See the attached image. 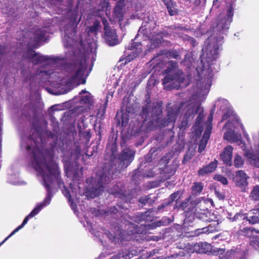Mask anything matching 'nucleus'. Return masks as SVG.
<instances>
[{
  "mask_svg": "<svg viewBox=\"0 0 259 259\" xmlns=\"http://www.w3.org/2000/svg\"><path fill=\"white\" fill-rule=\"evenodd\" d=\"M214 108H217L222 111H228L230 106L228 101L224 99H219L214 105Z\"/></svg>",
  "mask_w": 259,
  "mask_h": 259,
  "instance_id": "obj_22",
  "label": "nucleus"
},
{
  "mask_svg": "<svg viewBox=\"0 0 259 259\" xmlns=\"http://www.w3.org/2000/svg\"><path fill=\"white\" fill-rule=\"evenodd\" d=\"M163 2L165 5L166 6L167 9L170 15H174L177 13V9L171 2H168L165 0H163Z\"/></svg>",
  "mask_w": 259,
  "mask_h": 259,
  "instance_id": "obj_27",
  "label": "nucleus"
},
{
  "mask_svg": "<svg viewBox=\"0 0 259 259\" xmlns=\"http://www.w3.org/2000/svg\"><path fill=\"white\" fill-rule=\"evenodd\" d=\"M90 44L93 47H96V43L95 41L92 42Z\"/></svg>",
  "mask_w": 259,
  "mask_h": 259,
  "instance_id": "obj_49",
  "label": "nucleus"
},
{
  "mask_svg": "<svg viewBox=\"0 0 259 259\" xmlns=\"http://www.w3.org/2000/svg\"><path fill=\"white\" fill-rule=\"evenodd\" d=\"M205 2V0H195V4L196 5L198 6L201 4V3H203Z\"/></svg>",
  "mask_w": 259,
  "mask_h": 259,
  "instance_id": "obj_42",
  "label": "nucleus"
},
{
  "mask_svg": "<svg viewBox=\"0 0 259 259\" xmlns=\"http://www.w3.org/2000/svg\"><path fill=\"white\" fill-rule=\"evenodd\" d=\"M232 119L234 123L229 120L225 125V128L228 130V131L225 133L224 138L225 139L231 142L237 143L238 145H240L241 147L244 150L245 144L242 141L241 135L235 132L233 130V128H236L240 125L243 130L244 136L248 142L250 141L249 136L247 133L243 130V126L241 123H240L239 120L235 117H233Z\"/></svg>",
  "mask_w": 259,
  "mask_h": 259,
  "instance_id": "obj_5",
  "label": "nucleus"
},
{
  "mask_svg": "<svg viewBox=\"0 0 259 259\" xmlns=\"http://www.w3.org/2000/svg\"><path fill=\"white\" fill-rule=\"evenodd\" d=\"M68 174L70 175H72L73 181L79 182L81 180V176L82 175L81 168L75 169L74 172L69 171Z\"/></svg>",
  "mask_w": 259,
  "mask_h": 259,
  "instance_id": "obj_28",
  "label": "nucleus"
},
{
  "mask_svg": "<svg viewBox=\"0 0 259 259\" xmlns=\"http://www.w3.org/2000/svg\"><path fill=\"white\" fill-rule=\"evenodd\" d=\"M212 115H209V116L208 117V121H209V123H208L207 124V125H208V124H210V125H211V123H210V122H211V120H212ZM207 126H206V127H207Z\"/></svg>",
  "mask_w": 259,
  "mask_h": 259,
  "instance_id": "obj_45",
  "label": "nucleus"
},
{
  "mask_svg": "<svg viewBox=\"0 0 259 259\" xmlns=\"http://www.w3.org/2000/svg\"><path fill=\"white\" fill-rule=\"evenodd\" d=\"M203 188V185L201 183H194L192 187V193L195 195L199 194L202 192Z\"/></svg>",
  "mask_w": 259,
  "mask_h": 259,
  "instance_id": "obj_25",
  "label": "nucleus"
},
{
  "mask_svg": "<svg viewBox=\"0 0 259 259\" xmlns=\"http://www.w3.org/2000/svg\"><path fill=\"white\" fill-rule=\"evenodd\" d=\"M176 170L173 166L169 165L166 166L160 172L161 177L163 181L169 179L175 173Z\"/></svg>",
  "mask_w": 259,
  "mask_h": 259,
  "instance_id": "obj_20",
  "label": "nucleus"
},
{
  "mask_svg": "<svg viewBox=\"0 0 259 259\" xmlns=\"http://www.w3.org/2000/svg\"><path fill=\"white\" fill-rule=\"evenodd\" d=\"M220 259H224L223 256H222V257L220 256Z\"/></svg>",
  "mask_w": 259,
  "mask_h": 259,
  "instance_id": "obj_56",
  "label": "nucleus"
},
{
  "mask_svg": "<svg viewBox=\"0 0 259 259\" xmlns=\"http://www.w3.org/2000/svg\"><path fill=\"white\" fill-rule=\"evenodd\" d=\"M11 179H14V180H15V175L11 176V177L9 178V180H8L9 183H10V184H12L13 185H15V181H11Z\"/></svg>",
  "mask_w": 259,
  "mask_h": 259,
  "instance_id": "obj_40",
  "label": "nucleus"
},
{
  "mask_svg": "<svg viewBox=\"0 0 259 259\" xmlns=\"http://www.w3.org/2000/svg\"><path fill=\"white\" fill-rule=\"evenodd\" d=\"M125 116H126V114L122 115V116L121 121L122 125H125V124H127L128 122V119H126Z\"/></svg>",
  "mask_w": 259,
  "mask_h": 259,
  "instance_id": "obj_38",
  "label": "nucleus"
},
{
  "mask_svg": "<svg viewBox=\"0 0 259 259\" xmlns=\"http://www.w3.org/2000/svg\"><path fill=\"white\" fill-rule=\"evenodd\" d=\"M227 116H228V113L225 114L222 117V120H224L226 119L227 118Z\"/></svg>",
  "mask_w": 259,
  "mask_h": 259,
  "instance_id": "obj_48",
  "label": "nucleus"
},
{
  "mask_svg": "<svg viewBox=\"0 0 259 259\" xmlns=\"http://www.w3.org/2000/svg\"><path fill=\"white\" fill-rule=\"evenodd\" d=\"M165 206H166V204H162V205L159 206L157 208V209L158 210H160L161 208H163L165 207Z\"/></svg>",
  "mask_w": 259,
  "mask_h": 259,
  "instance_id": "obj_47",
  "label": "nucleus"
},
{
  "mask_svg": "<svg viewBox=\"0 0 259 259\" xmlns=\"http://www.w3.org/2000/svg\"><path fill=\"white\" fill-rule=\"evenodd\" d=\"M259 212L258 205L257 206L256 209L252 210L248 213V217L245 216L244 214H237L235 215L236 219H246L249 221L250 224H254L259 223V217L257 215H254L252 214H256Z\"/></svg>",
  "mask_w": 259,
  "mask_h": 259,
  "instance_id": "obj_16",
  "label": "nucleus"
},
{
  "mask_svg": "<svg viewBox=\"0 0 259 259\" xmlns=\"http://www.w3.org/2000/svg\"><path fill=\"white\" fill-rule=\"evenodd\" d=\"M87 68V60L82 59L73 60V62L66 65V71L68 73L69 78H64L60 80L61 86L59 91V94H64L70 91L72 88L80 84L84 83L85 80L83 75Z\"/></svg>",
  "mask_w": 259,
  "mask_h": 259,
  "instance_id": "obj_3",
  "label": "nucleus"
},
{
  "mask_svg": "<svg viewBox=\"0 0 259 259\" xmlns=\"http://www.w3.org/2000/svg\"><path fill=\"white\" fill-rule=\"evenodd\" d=\"M216 230V228L214 227L209 225L207 227H204L202 229H198L196 230V232L197 234L201 233H212Z\"/></svg>",
  "mask_w": 259,
  "mask_h": 259,
  "instance_id": "obj_26",
  "label": "nucleus"
},
{
  "mask_svg": "<svg viewBox=\"0 0 259 259\" xmlns=\"http://www.w3.org/2000/svg\"><path fill=\"white\" fill-rule=\"evenodd\" d=\"M169 65L170 67L167 68L168 73L162 79V83L165 88L178 89L181 83L184 81L185 76L181 70L177 69L176 62H169Z\"/></svg>",
  "mask_w": 259,
  "mask_h": 259,
  "instance_id": "obj_4",
  "label": "nucleus"
},
{
  "mask_svg": "<svg viewBox=\"0 0 259 259\" xmlns=\"http://www.w3.org/2000/svg\"><path fill=\"white\" fill-rule=\"evenodd\" d=\"M35 137V134H34V133H33V135H32V139H34Z\"/></svg>",
  "mask_w": 259,
  "mask_h": 259,
  "instance_id": "obj_52",
  "label": "nucleus"
},
{
  "mask_svg": "<svg viewBox=\"0 0 259 259\" xmlns=\"http://www.w3.org/2000/svg\"><path fill=\"white\" fill-rule=\"evenodd\" d=\"M131 18L133 19H139L143 20L142 27L139 31H145L146 32L151 31L152 29L155 28L156 22L153 18H150L148 13H145V10L140 7H138L134 13L131 16Z\"/></svg>",
  "mask_w": 259,
  "mask_h": 259,
  "instance_id": "obj_6",
  "label": "nucleus"
},
{
  "mask_svg": "<svg viewBox=\"0 0 259 259\" xmlns=\"http://www.w3.org/2000/svg\"><path fill=\"white\" fill-rule=\"evenodd\" d=\"M97 179L98 180V183L96 187L94 188V192H90L89 193L91 198H94L101 193L103 190V188L104 187V185L108 183L110 180V177L104 172L102 174H98L97 175Z\"/></svg>",
  "mask_w": 259,
  "mask_h": 259,
  "instance_id": "obj_12",
  "label": "nucleus"
},
{
  "mask_svg": "<svg viewBox=\"0 0 259 259\" xmlns=\"http://www.w3.org/2000/svg\"><path fill=\"white\" fill-rule=\"evenodd\" d=\"M111 259H126V257L121 253H119L115 256H113Z\"/></svg>",
  "mask_w": 259,
  "mask_h": 259,
  "instance_id": "obj_37",
  "label": "nucleus"
},
{
  "mask_svg": "<svg viewBox=\"0 0 259 259\" xmlns=\"http://www.w3.org/2000/svg\"><path fill=\"white\" fill-rule=\"evenodd\" d=\"M147 199H145V198H141L139 200V202L143 203V204L146 203L147 202Z\"/></svg>",
  "mask_w": 259,
  "mask_h": 259,
  "instance_id": "obj_44",
  "label": "nucleus"
},
{
  "mask_svg": "<svg viewBox=\"0 0 259 259\" xmlns=\"http://www.w3.org/2000/svg\"><path fill=\"white\" fill-rule=\"evenodd\" d=\"M179 195H180V193L178 192H175V193H174L173 194H172L169 197V199H170L169 202H172V201H175L176 199H177L179 197Z\"/></svg>",
  "mask_w": 259,
  "mask_h": 259,
  "instance_id": "obj_33",
  "label": "nucleus"
},
{
  "mask_svg": "<svg viewBox=\"0 0 259 259\" xmlns=\"http://www.w3.org/2000/svg\"><path fill=\"white\" fill-rule=\"evenodd\" d=\"M16 233V229H14L12 232L2 242L0 243V246L3 244L10 237L14 235Z\"/></svg>",
  "mask_w": 259,
  "mask_h": 259,
  "instance_id": "obj_36",
  "label": "nucleus"
},
{
  "mask_svg": "<svg viewBox=\"0 0 259 259\" xmlns=\"http://www.w3.org/2000/svg\"><path fill=\"white\" fill-rule=\"evenodd\" d=\"M250 196L254 200H259V186L253 187Z\"/></svg>",
  "mask_w": 259,
  "mask_h": 259,
  "instance_id": "obj_30",
  "label": "nucleus"
},
{
  "mask_svg": "<svg viewBox=\"0 0 259 259\" xmlns=\"http://www.w3.org/2000/svg\"><path fill=\"white\" fill-rule=\"evenodd\" d=\"M135 152L129 148L123 149L122 153L119 156V160L120 161L121 168L126 167L133 160Z\"/></svg>",
  "mask_w": 259,
  "mask_h": 259,
  "instance_id": "obj_14",
  "label": "nucleus"
},
{
  "mask_svg": "<svg viewBox=\"0 0 259 259\" xmlns=\"http://www.w3.org/2000/svg\"><path fill=\"white\" fill-rule=\"evenodd\" d=\"M232 21V17H218L213 28L214 35L210 36L205 42L201 60L202 68L197 67L196 69L199 76L204 74L206 77L202 79L201 87L196 94L193 96L192 100L181 104L180 108L178 106L167 107V115L164 118L162 117V107L159 103H149L143 107L141 116L144 119V123L147 124L150 128L162 127L173 124L182 109L186 110L185 114L188 118L198 113L195 126H199L203 117L200 102L207 96L211 85L213 72L214 70L217 71V65L212 61L219 57L220 47L223 43V35L229 29Z\"/></svg>",
  "mask_w": 259,
  "mask_h": 259,
  "instance_id": "obj_1",
  "label": "nucleus"
},
{
  "mask_svg": "<svg viewBox=\"0 0 259 259\" xmlns=\"http://www.w3.org/2000/svg\"><path fill=\"white\" fill-rule=\"evenodd\" d=\"M241 235L250 238V245L255 248H259V231L253 228H245L240 230Z\"/></svg>",
  "mask_w": 259,
  "mask_h": 259,
  "instance_id": "obj_11",
  "label": "nucleus"
},
{
  "mask_svg": "<svg viewBox=\"0 0 259 259\" xmlns=\"http://www.w3.org/2000/svg\"><path fill=\"white\" fill-rule=\"evenodd\" d=\"M217 166V161L214 160L206 166H203L198 171L199 176H203L213 171Z\"/></svg>",
  "mask_w": 259,
  "mask_h": 259,
  "instance_id": "obj_19",
  "label": "nucleus"
},
{
  "mask_svg": "<svg viewBox=\"0 0 259 259\" xmlns=\"http://www.w3.org/2000/svg\"><path fill=\"white\" fill-rule=\"evenodd\" d=\"M187 61L189 62H190V58L189 55H186L185 60L184 61V63L185 64L187 65H189V64L188 63H187Z\"/></svg>",
  "mask_w": 259,
  "mask_h": 259,
  "instance_id": "obj_39",
  "label": "nucleus"
},
{
  "mask_svg": "<svg viewBox=\"0 0 259 259\" xmlns=\"http://www.w3.org/2000/svg\"><path fill=\"white\" fill-rule=\"evenodd\" d=\"M106 20H103V23L104 24L105 40L109 46L116 45L119 43L116 32L115 30L108 27L106 24Z\"/></svg>",
  "mask_w": 259,
  "mask_h": 259,
  "instance_id": "obj_13",
  "label": "nucleus"
},
{
  "mask_svg": "<svg viewBox=\"0 0 259 259\" xmlns=\"http://www.w3.org/2000/svg\"><path fill=\"white\" fill-rule=\"evenodd\" d=\"M219 0H214L213 1V3L214 4L215 3L217 2Z\"/></svg>",
  "mask_w": 259,
  "mask_h": 259,
  "instance_id": "obj_53",
  "label": "nucleus"
},
{
  "mask_svg": "<svg viewBox=\"0 0 259 259\" xmlns=\"http://www.w3.org/2000/svg\"><path fill=\"white\" fill-rule=\"evenodd\" d=\"M214 179L221 182L224 185H227L228 184V180L227 178L222 175H215L214 177Z\"/></svg>",
  "mask_w": 259,
  "mask_h": 259,
  "instance_id": "obj_32",
  "label": "nucleus"
},
{
  "mask_svg": "<svg viewBox=\"0 0 259 259\" xmlns=\"http://www.w3.org/2000/svg\"><path fill=\"white\" fill-rule=\"evenodd\" d=\"M161 41V36L160 34H158L155 38H154L153 35L152 36H150L149 43H150V49L157 48Z\"/></svg>",
  "mask_w": 259,
  "mask_h": 259,
  "instance_id": "obj_23",
  "label": "nucleus"
},
{
  "mask_svg": "<svg viewBox=\"0 0 259 259\" xmlns=\"http://www.w3.org/2000/svg\"><path fill=\"white\" fill-rule=\"evenodd\" d=\"M109 238L112 240V241H115L116 240L119 239L120 238V237L117 234L112 235L111 233H109V234L108 235Z\"/></svg>",
  "mask_w": 259,
  "mask_h": 259,
  "instance_id": "obj_34",
  "label": "nucleus"
},
{
  "mask_svg": "<svg viewBox=\"0 0 259 259\" xmlns=\"http://www.w3.org/2000/svg\"><path fill=\"white\" fill-rule=\"evenodd\" d=\"M123 14L124 12L122 6V3L119 2L116 5L113 13L114 16L116 19V21L120 22L122 20Z\"/></svg>",
  "mask_w": 259,
  "mask_h": 259,
  "instance_id": "obj_21",
  "label": "nucleus"
},
{
  "mask_svg": "<svg viewBox=\"0 0 259 259\" xmlns=\"http://www.w3.org/2000/svg\"><path fill=\"white\" fill-rule=\"evenodd\" d=\"M100 27V22L98 21L94 22L93 25L87 28V33L89 35H96Z\"/></svg>",
  "mask_w": 259,
  "mask_h": 259,
  "instance_id": "obj_24",
  "label": "nucleus"
},
{
  "mask_svg": "<svg viewBox=\"0 0 259 259\" xmlns=\"http://www.w3.org/2000/svg\"><path fill=\"white\" fill-rule=\"evenodd\" d=\"M84 93H87V92L85 90H82L80 92V94H84Z\"/></svg>",
  "mask_w": 259,
  "mask_h": 259,
  "instance_id": "obj_51",
  "label": "nucleus"
},
{
  "mask_svg": "<svg viewBox=\"0 0 259 259\" xmlns=\"http://www.w3.org/2000/svg\"><path fill=\"white\" fill-rule=\"evenodd\" d=\"M24 57L30 60L33 64H37L43 62L56 63L59 58L56 57H49L36 53L31 49L29 48L25 53Z\"/></svg>",
  "mask_w": 259,
  "mask_h": 259,
  "instance_id": "obj_9",
  "label": "nucleus"
},
{
  "mask_svg": "<svg viewBox=\"0 0 259 259\" xmlns=\"http://www.w3.org/2000/svg\"><path fill=\"white\" fill-rule=\"evenodd\" d=\"M205 200L200 201L197 205L194 213L196 218L203 222H210L213 220L211 217L213 215L208 210Z\"/></svg>",
  "mask_w": 259,
  "mask_h": 259,
  "instance_id": "obj_10",
  "label": "nucleus"
},
{
  "mask_svg": "<svg viewBox=\"0 0 259 259\" xmlns=\"http://www.w3.org/2000/svg\"><path fill=\"white\" fill-rule=\"evenodd\" d=\"M81 101L82 103L91 105L92 103V98L91 96V95L89 93H88L87 95L81 98Z\"/></svg>",
  "mask_w": 259,
  "mask_h": 259,
  "instance_id": "obj_31",
  "label": "nucleus"
},
{
  "mask_svg": "<svg viewBox=\"0 0 259 259\" xmlns=\"http://www.w3.org/2000/svg\"><path fill=\"white\" fill-rule=\"evenodd\" d=\"M48 29L46 27L32 29L30 32L31 36L28 47L36 48L40 45L41 41H45L48 37Z\"/></svg>",
  "mask_w": 259,
  "mask_h": 259,
  "instance_id": "obj_7",
  "label": "nucleus"
},
{
  "mask_svg": "<svg viewBox=\"0 0 259 259\" xmlns=\"http://www.w3.org/2000/svg\"><path fill=\"white\" fill-rule=\"evenodd\" d=\"M249 177L242 170H239L236 171L234 181L236 185L240 188L242 191H245V188L248 186L247 179Z\"/></svg>",
  "mask_w": 259,
  "mask_h": 259,
  "instance_id": "obj_15",
  "label": "nucleus"
},
{
  "mask_svg": "<svg viewBox=\"0 0 259 259\" xmlns=\"http://www.w3.org/2000/svg\"><path fill=\"white\" fill-rule=\"evenodd\" d=\"M80 18L77 20L76 14L73 15V16L71 19V25L69 28L67 27L65 29V36L63 38V43L66 47H70L71 51L74 49L73 46L74 45L75 41L72 37L74 36L75 34V27L77 24L80 21ZM75 42H76L75 41Z\"/></svg>",
  "mask_w": 259,
  "mask_h": 259,
  "instance_id": "obj_8",
  "label": "nucleus"
},
{
  "mask_svg": "<svg viewBox=\"0 0 259 259\" xmlns=\"http://www.w3.org/2000/svg\"><path fill=\"white\" fill-rule=\"evenodd\" d=\"M233 150V147L228 145L224 148L223 151L220 154L221 160L228 166L232 165Z\"/></svg>",
  "mask_w": 259,
  "mask_h": 259,
  "instance_id": "obj_17",
  "label": "nucleus"
},
{
  "mask_svg": "<svg viewBox=\"0 0 259 259\" xmlns=\"http://www.w3.org/2000/svg\"><path fill=\"white\" fill-rule=\"evenodd\" d=\"M87 224L88 225V226L91 227L90 231L92 232L93 230L92 224L90 222H89L88 220L87 221Z\"/></svg>",
  "mask_w": 259,
  "mask_h": 259,
  "instance_id": "obj_46",
  "label": "nucleus"
},
{
  "mask_svg": "<svg viewBox=\"0 0 259 259\" xmlns=\"http://www.w3.org/2000/svg\"><path fill=\"white\" fill-rule=\"evenodd\" d=\"M244 160L242 157L239 154H237L234 156V165L237 168H240L243 166Z\"/></svg>",
  "mask_w": 259,
  "mask_h": 259,
  "instance_id": "obj_29",
  "label": "nucleus"
},
{
  "mask_svg": "<svg viewBox=\"0 0 259 259\" xmlns=\"http://www.w3.org/2000/svg\"><path fill=\"white\" fill-rule=\"evenodd\" d=\"M105 108H106V107H105V106H104V107H103V109H102V114H101V116H103V114L105 113Z\"/></svg>",
  "mask_w": 259,
  "mask_h": 259,
  "instance_id": "obj_50",
  "label": "nucleus"
},
{
  "mask_svg": "<svg viewBox=\"0 0 259 259\" xmlns=\"http://www.w3.org/2000/svg\"><path fill=\"white\" fill-rule=\"evenodd\" d=\"M42 73H44V74H46V75H48V76H50L52 75V74H53V73H50L48 71H42ZM55 73H56L55 72L53 73V74H55Z\"/></svg>",
  "mask_w": 259,
  "mask_h": 259,
  "instance_id": "obj_43",
  "label": "nucleus"
},
{
  "mask_svg": "<svg viewBox=\"0 0 259 259\" xmlns=\"http://www.w3.org/2000/svg\"><path fill=\"white\" fill-rule=\"evenodd\" d=\"M258 208H259V205H258Z\"/></svg>",
  "mask_w": 259,
  "mask_h": 259,
  "instance_id": "obj_58",
  "label": "nucleus"
},
{
  "mask_svg": "<svg viewBox=\"0 0 259 259\" xmlns=\"http://www.w3.org/2000/svg\"><path fill=\"white\" fill-rule=\"evenodd\" d=\"M215 194L220 199H224L225 198L224 194L219 192L217 189H215Z\"/></svg>",
  "mask_w": 259,
  "mask_h": 259,
  "instance_id": "obj_35",
  "label": "nucleus"
},
{
  "mask_svg": "<svg viewBox=\"0 0 259 259\" xmlns=\"http://www.w3.org/2000/svg\"><path fill=\"white\" fill-rule=\"evenodd\" d=\"M177 56H178V55H175V56H174V57L175 58H177Z\"/></svg>",
  "mask_w": 259,
  "mask_h": 259,
  "instance_id": "obj_55",
  "label": "nucleus"
},
{
  "mask_svg": "<svg viewBox=\"0 0 259 259\" xmlns=\"http://www.w3.org/2000/svg\"><path fill=\"white\" fill-rule=\"evenodd\" d=\"M212 126L210 124H208L205 130L204 134L200 141L198 151L199 152H202L205 148L207 141L209 139L210 135L211 133Z\"/></svg>",
  "mask_w": 259,
  "mask_h": 259,
  "instance_id": "obj_18",
  "label": "nucleus"
},
{
  "mask_svg": "<svg viewBox=\"0 0 259 259\" xmlns=\"http://www.w3.org/2000/svg\"><path fill=\"white\" fill-rule=\"evenodd\" d=\"M170 202H169V203H167V204H166V205H168V204H169Z\"/></svg>",
  "mask_w": 259,
  "mask_h": 259,
  "instance_id": "obj_57",
  "label": "nucleus"
},
{
  "mask_svg": "<svg viewBox=\"0 0 259 259\" xmlns=\"http://www.w3.org/2000/svg\"><path fill=\"white\" fill-rule=\"evenodd\" d=\"M35 144L32 151L33 164L36 170L42 179V185L47 190L48 193L44 200L35 206L24 220L22 224L17 227V231L22 229L27 224L28 220L36 215L44 207L49 205L51 200V187L54 181H56L59 188L63 187L62 190L64 195L66 197L70 206L74 212L76 211L77 206L74 203L73 197H77V192L79 187L77 186L70 184V188L71 193L65 188L60 179V171L57 164L53 160V152L52 148L50 150L44 149V143L42 137L39 135L36 139H34Z\"/></svg>",
  "mask_w": 259,
  "mask_h": 259,
  "instance_id": "obj_2",
  "label": "nucleus"
},
{
  "mask_svg": "<svg viewBox=\"0 0 259 259\" xmlns=\"http://www.w3.org/2000/svg\"><path fill=\"white\" fill-rule=\"evenodd\" d=\"M72 53L74 55V58H76L75 53L74 52H73Z\"/></svg>",
  "mask_w": 259,
  "mask_h": 259,
  "instance_id": "obj_54",
  "label": "nucleus"
},
{
  "mask_svg": "<svg viewBox=\"0 0 259 259\" xmlns=\"http://www.w3.org/2000/svg\"><path fill=\"white\" fill-rule=\"evenodd\" d=\"M216 252H218V254L222 255V254H223V253H225V250L224 249L218 248L217 250L216 251Z\"/></svg>",
  "mask_w": 259,
  "mask_h": 259,
  "instance_id": "obj_41",
  "label": "nucleus"
}]
</instances>
